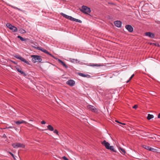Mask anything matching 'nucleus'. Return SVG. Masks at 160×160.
<instances>
[{
    "mask_svg": "<svg viewBox=\"0 0 160 160\" xmlns=\"http://www.w3.org/2000/svg\"><path fill=\"white\" fill-rule=\"evenodd\" d=\"M126 29L130 32H132L133 31V27L130 25H126L125 26Z\"/></svg>",
    "mask_w": 160,
    "mask_h": 160,
    "instance_id": "9",
    "label": "nucleus"
},
{
    "mask_svg": "<svg viewBox=\"0 0 160 160\" xmlns=\"http://www.w3.org/2000/svg\"><path fill=\"white\" fill-rule=\"evenodd\" d=\"M120 124H122V125H126V124H125L124 123H122V122H120Z\"/></svg>",
    "mask_w": 160,
    "mask_h": 160,
    "instance_id": "40",
    "label": "nucleus"
},
{
    "mask_svg": "<svg viewBox=\"0 0 160 160\" xmlns=\"http://www.w3.org/2000/svg\"><path fill=\"white\" fill-rule=\"evenodd\" d=\"M61 15L65 18L71 21H75L79 23H81L82 22V21L80 20L73 18L71 16H68L63 13H61Z\"/></svg>",
    "mask_w": 160,
    "mask_h": 160,
    "instance_id": "1",
    "label": "nucleus"
},
{
    "mask_svg": "<svg viewBox=\"0 0 160 160\" xmlns=\"http://www.w3.org/2000/svg\"><path fill=\"white\" fill-rule=\"evenodd\" d=\"M17 8L18 10H19V9H18V8Z\"/></svg>",
    "mask_w": 160,
    "mask_h": 160,
    "instance_id": "45",
    "label": "nucleus"
},
{
    "mask_svg": "<svg viewBox=\"0 0 160 160\" xmlns=\"http://www.w3.org/2000/svg\"><path fill=\"white\" fill-rule=\"evenodd\" d=\"M115 122H116L118 123H120L121 122H119V121H118V120H116L115 121Z\"/></svg>",
    "mask_w": 160,
    "mask_h": 160,
    "instance_id": "39",
    "label": "nucleus"
},
{
    "mask_svg": "<svg viewBox=\"0 0 160 160\" xmlns=\"http://www.w3.org/2000/svg\"><path fill=\"white\" fill-rule=\"evenodd\" d=\"M15 57L17 59L20 60L26 63L28 65L29 64V63L28 62L27 60H26L24 58H22L20 55H16L15 56Z\"/></svg>",
    "mask_w": 160,
    "mask_h": 160,
    "instance_id": "5",
    "label": "nucleus"
},
{
    "mask_svg": "<svg viewBox=\"0 0 160 160\" xmlns=\"http://www.w3.org/2000/svg\"><path fill=\"white\" fill-rule=\"evenodd\" d=\"M6 25L7 27L9 28L10 29L12 27V25L10 24V23H7L6 24Z\"/></svg>",
    "mask_w": 160,
    "mask_h": 160,
    "instance_id": "23",
    "label": "nucleus"
},
{
    "mask_svg": "<svg viewBox=\"0 0 160 160\" xmlns=\"http://www.w3.org/2000/svg\"><path fill=\"white\" fill-rule=\"evenodd\" d=\"M134 76V74H132L131 76L130 77V78L129 80H131L133 78V77Z\"/></svg>",
    "mask_w": 160,
    "mask_h": 160,
    "instance_id": "34",
    "label": "nucleus"
},
{
    "mask_svg": "<svg viewBox=\"0 0 160 160\" xmlns=\"http://www.w3.org/2000/svg\"><path fill=\"white\" fill-rule=\"evenodd\" d=\"M13 128H14L16 130L17 129V128H16V127H13Z\"/></svg>",
    "mask_w": 160,
    "mask_h": 160,
    "instance_id": "43",
    "label": "nucleus"
},
{
    "mask_svg": "<svg viewBox=\"0 0 160 160\" xmlns=\"http://www.w3.org/2000/svg\"><path fill=\"white\" fill-rule=\"evenodd\" d=\"M119 150H120L121 151H122V153L123 154H125L126 153V151L123 148H120Z\"/></svg>",
    "mask_w": 160,
    "mask_h": 160,
    "instance_id": "24",
    "label": "nucleus"
},
{
    "mask_svg": "<svg viewBox=\"0 0 160 160\" xmlns=\"http://www.w3.org/2000/svg\"><path fill=\"white\" fill-rule=\"evenodd\" d=\"M152 43H150V44L151 45H153V44H152Z\"/></svg>",
    "mask_w": 160,
    "mask_h": 160,
    "instance_id": "44",
    "label": "nucleus"
},
{
    "mask_svg": "<svg viewBox=\"0 0 160 160\" xmlns=\"http://www.w3.org/2000/svg\"><path fill=\"white\" fill-rule=\"evenodd\" d=\"M13 127L12 126H10L8 127H7L6 128H12Z\"/></svg>",
    "mask_w": 160,
    "mask_h": 160,
    "instance_id": "36",
    "label": "nucleus"
},
{
    "mask_svg": "<svg viewBox=\"0 0 160 160\" xmlns=\"http://www.w3.org/2000/svg\"><path fill=\"white\" fill-rule=\"evenodd\" d=\"M9 153L10 154V155H11L13 157H14V155H13V154H12V152H9Z\"/></svg>",
    "mask_w": 160,
    "mask_h": 160,
    "instance_id": "35",
    "label": "nucleus"
},
{
    "mask_svg": "<svg viewBox=\"0 0 160 160\" xmlns=\"http://www.w3.org/2000/svg\"><path fill=\"white\" fill-rule=\"evenodd\" d=\"M130 80H129H129H128V81H127V83H128V82H129Z\"/></svg>",
    "mask_w": 160,
    "mask_h": 160,
    "instance_id": "42",
    "label": "nucleus"
},
{
    "mask_svg": "<svg viewBox=\"0 0 160 160\" xmlns=\"http://www.w3.org/2000/svg\"><path fill=\"white\" fill-rule=\"evenodd\" d=\"M41 123L42 124H45L46 123V122L44 121L43 120L41 121Z\"/></svg>",
    "mask_w": 160,
    "mask_h": 160,
    "instance_id": "33",
    "label": "nucleus"
},
{
    "mask_svg": "<svg viewBox=\"0 0 160 160\" xmlns=\"http://www.w3.org/2000/svg\"><path fill=\"white\" fill-rule=\"evenodd\" d=\"M47 128L49 131H52L54 130L53 128L50 125H49L47 126Z\"/></svg>",
    "mask_w": 160,
    "mask_h": 160,
    "instance_id": "18",
    "label": "nucleus"
},
{
    "mask_svg": "<svg viewBox=\"0 0 160 160\" xmlns=\"http://www.w3.org/2000/svg\"><path fill=\"white\" fill-rule=\"evenodd\" d=\"M62 159L64 160H69L66 157L63 156L62 158Z\"/></svg>",
    "mask_w": 160,
    "mask_h": 160,
    "instance_id": "30",
    "label": "nucleus"
},
{
    "mask_svg": "<svg viewBox=\"0 0 160 160\" xmlns=\"http://www.w3.org/2000/svg\"><path fill=\"white\" fill-rule=\"evenodd\" d=\"M70 62L74 63H78L79 62L77 60L74 59L70 58Z\"/></svg>",
    "mask_w": 160,
    "mask_h": 160,
    "instance_id": "20",
    "label": "nucleus"
},
{
    "mask_svg": "<svg viewBox=\"0 0 160 160\" xmlns=\"http://www.w3.org/2000/svg\"><path fill=\"white\" fill-rule=\"evenodd\" d=\"M17 37L18 38H19L22 41H26L27 40V39L23 38L20 36H18Z\"/></svg>",
    "mask_w": 160,
    "mask_h": 160,
    "instance_id": "22",
    "label": "nucleus"
},
{
    "mask_svg": "<svg viewBox=\"0 0 160 160\" xmlns=\"http://www.w3.org/2000/svg\"><path fill=\"white\" fill-rule=\"evenodd\" d=\"M12 146L14 148H18L19 147L24 148L25 147L23 144L18 143H14L12 144Z\"/></svg>",
    "mask_w": 160,
    "mask_h": 160,
    "instance_id": "4",
    "label": "nucleus"
},
{
    "mask_svg": "<svg viewBox=\"0 0 160 160\" xmlns=\"http://www.w3.org/2000/svg\"><path fill=\"white\" fill-rule=\"evenodd\" d=\"M20 31L22 32L23 33H24L26 32L23 29H21Z\"/></svg>",
    "mask_w": 160,
    "mask_h": 160,
    "instance_id": "32",
    "label": "nucleus"
},
{
    "mask_svg": "<svg viewBox=\"0 0 160 160\" xmlns=\"http://www.w3.org/2000/svg\"><path fill=\"white\" fill-rule=\"evenodd\" d=\"M158 118H160V113H159L158 115Z\"/></svg>",
    "mask_w": 160,
    "mask_h": 160,
    "instance_id": "38",
    "label": "nucleus"
},
{
    "mask_svg": "<svg viewBox=\"0 0 160 160\" xmlns=\"http://www.w3.org/2000/svg\"><path fill=\"white\" fill-rule=\"evenodd\" d=\"M153 117H154V116H153V115L149 114L148 115V116L147 117V119L148 120H149L152 118H153Z\"/></svg>",
    "mask_w": 160,
    "mask_h": 160,
    "instance_id": "21",
    "label": "nucleus"
},
{
    "mask_svg": "<svg viewBox=\"0 0 160 160\" xmlns=\"http://www.w3.org/2000/svg\"><path fill=\"white\" fill-rule=\"evenodd\" d=\"M80 9L81 12L87 14H88L91 12V10L90 8L84 5L82 6V8Z\"/></svg>",
    "mask_w": 160,
    "mask_h": 160,
    "instance_id": "3",
    "label": "nucleus"
},
{
    "mask_svg": "<svg viewBox=\"0 0 160 160\" xmlns=\"http://www.w3.org/2000/svg\"><path fill=\"white\" fill-rule=\"evenodd\" d=\"M11 61L14 64H17V63H16L15 62L13 61Z\"/></svg>",
    "mask_w": 160,
    "mask_h": 160,
    "instance_id": "37",
    "label": "nucleus"
},
{
    "mask_svg": "<svg viewBox=\"0 0 160 160\" xmlns=\"http://www.w3.org/2000/svg\"><path fill=\"white\" fill-rule=\"evenodd\" d=\"M146 36H148L151 38H154L155 37V34L151 32H147L145 33Z\"/></svg>",
    "mask_w": 160,
    "mask_h": 160,
    "instance_id": "11",
    "label": "nucleus"
},
{
    "mask_svg": "<svg viewBox=\"0 0 160 160\" xmlns=\"http://www.w3.org/2000/svg\"><path fill=\"white\" fill-rule=\"evenodd\" d=\"M151 148L150 147H149V149H148V150H149V151H150V150H151V148Z\"/></svg>",
    "mask_w": 160,
    "mask_h": 160,
    "instance_id": "41",
    "label": "nucleus"
},
{
    "mask_svg": "<svg viewBox=\"0 0 160 160\" xmlns=\"http://www.w3.org/2000/svg\"><path fill=\"white\" fill-rule=\"evenodd\" d=\"M67 84L71 86H73L75 84V82L72 80H70L67 81Z\"/></svg>",
    "mask_w": 160,
    "mask_h": 160,
    "instance_id": "10",
    "label": "nucleus"
},
{
    "mask_svg": "<svg viewBox=\"0 0 160 160\" xmlns=\"http://www.w3.org/2000/svg\"><path fill=\"white\" fill-rule=\"evenodd\" d=\"M16 69L17 71L20 73L22 74L24 77H26L27 76V74L24 72L22 71L21 69H20V68L17 67L16 68Z\"/></svg>",
    "mask_w": 160,
    "mask_h": 160,
    "instance_id": "12",
    "label": "nucleus"
},
{
    "mask_svg": "<svg viewBox=\"0 0 160 160\" xmlns=\"http://www.w3.org/2000/svg\"><path fill=\"white\" fill-rule=\"evenodd\" d=\"M101 143L106 148L108 149L110 146L109 143L107 142L106 140H104L101 142Z\"/></svg>",
    "mask_w": 160,
    "mask_h": 160,
    "instance_id": "7",
    "label": "nucleus"
},
{
    "mask_svg": "<svg viewBox=\"0 0 160 160\" xmlns=\"http://www.w3.org/2000/svg\"><path fill=\"white\" fill-rule=\"evenodd\" d=\"M87 107L88 109L93 112H98L97 109L93 106L91 105H88L87 106Z\"/></svg>",
    "mask_w": 160,
    "mask_h": 160,
    "instance_id": "6",
    "label": "nucleus"
},
{
    "mask_svg": "<svg viewBox=\"0 0 160 160\" xmlns=\"http://www.w3.org/2000/svg\"><path fill=\"white\" fill-rule=\"evenodd\" d=\"M156 150V149L155 148H151L150 151H151L153 152H155Z\"/></svg>",
    "mask_w": 160,
    "mask_h": 160,
    "instance_id": "29",
    "label": "nucleus"
},
{
    "mask_svg": "<svg viewBox=\"0 0 160 160\" xmlns=\"http://www.w3.org/2000/svg\"><path fill=\"white\" fill-rule=\"evenodd\" d=\"M149 146H146V145H144L143 146V148H144L145 149L147 150H148L149 149Z\"/></svg>",
    "mask_w": 160,
    "mask_h": 160,
    "instance_id": "27",
    "label": "nucleus"
},
{
    "mask_svg": "<svg viewBox=\"0 0 160 160\" xmlns=\"http://www.w3.org/2000/svg\"><path fill=\"white\" fill-rule=\"evenodd\" d=\"M37 49L41 50L43 52H44L45 53L47 54H48L50 56H51L52 57H54V56L51 53H50L48 51L45 49H43L42 48H41L38 47L37 48Z\"/></svg>",
    "mask_w": 160,
    "mask_h": 160,
    "instance_id": "8",
    "label": "nucleus"
},
{
    "mask_svg": "<svg viewBox=\"0 0 160 160\" xmlns=\"http://www.w3.org/2000/svg\"><path fill=\"white\" fill-rule=\"evenodd\" d=\"M108 149L114 152H117L114 149V147L112 146H110Z\"/></svg>",
    "mask_w": 160,
    "mask_h": 160,
    "instance_id": "19",
    "label": "nucleus"
},
{
    "mask_svg": "<svg viewBox=\"0 0 160 160\" xmlns=\"http://www.w3.org/2000/svg\"><path fill=\"white\" fill-rule=\"evenodd\" d=\"M153 45H154V46H158V47H160V45L158 43H152Z\"/></svg>",
    "mask_w": 160,
    "mask_h": 160,
    "instance_id": "26",
    "label": "nucleus"
},
{
    "mask_svg": "<svg viewBox=\"0 0 160 160\" xmlns=\"http://www.w3.org/2000/svg\"><path fill=\"white\" fill-rule=\"evenodd\" d=\"M14 122L15 123H16V124H17V125H20L22 123H27L26 122L24 121H23V120L18 121H15Z\"/></svg>",
    "mask_w": 160,
    "mask_h": 160,
    "instance_id": "16",
    "label": "nucleus"
},
{
    "mask_svg": "<svg viewBox=\"0 0 160 160\" xmlns=\"http://www.w3.org/2000/svg\"><path fill=\"white\" fill-rule=\"evenodd\" d=\"M90 66H91L93 67V66H99L100 65H98V64H93L90 65Z\"/></svg>",
    "mask_w": 160,
    "mask_h": 160,
    "instance_id": "28",
    "label": "nucleus"
},
{
    "mask_svg": "<svg viewBox=\"0 0 160 160\" xmlns=\"http://www.w3.org/2000/svg\"><path fill=\"white\" fill-rule=\"evenodd\" d=\"M114 24L116 27L120 28L121 26L122 22L120 21H117L114 22Z\"/></svg>",
    "mask_w": 160,
    "mask_h": 160,
    "instance_id": "13",
    "label": "nucleus"
},
{
    "mask_svg": "<svg viewBox=\"0 0 160 160\" xmlns=\"http://www.w3.org/2000/svg\"><path fill=\"white\" fill-rule=\"evenodd\" d=\"M78 74L79 76L83 77H90V76L89 75L87 74L85 75L83 73H81V72H78Z\"/></svg>",
    "mask_w": 160,
    "mask_h": 160,
    "instance_id": "15",
    "label": "nucleus"
},
{
    "mask_svg": "<svg viewBox=\"0 0 160 160\" xmlns=\"http://www.w3.org/2000/svg\"><path fill=\"white\" fill-rule=\"evenodd\" d=\"M31 57L32 58V60L33 63L41 62L42 60L41 57L37 55H32Z\"/></svg>",
    "mask_w": 160,
    "mask_h": 160,
    "instance_id": "2",
    "label": "nucleus"
},
{
    "mask_svg": "<svg viewBox=\"0 0 160 160\" xmlns=\"http://www.w3.org/2000/svg\"><path fill=\"white\" fill-rule=\"evenodd\" d=\"M138 105H135L133 107V108H134L135 109H136L138 108Z\"/></svg>",
    "mask_w": 160,
    "mask_h": 160,
    "instance_id": "31",
    "label": "nucleus"
},
{
    "mask_svg": "<svg viewBox=\"0 0 160 160\" xmlns=\"http://www.w3.org/2000/svg\"><path fill=\"white\" fill-rule=\"evenodd\" d=\"M58 61L59 63H61L62 65H63V66L65 67L66 68H68V66L66 65L65 63L63 62L61 60L58 59Z\"/></svg>",
    "mask_w": 160,
    "mask_h": 160,
    "instance_id": "14",
    "label": "nucleus"
},
{
    "mask_svg": "<svg viewBox=\"0 0 160 160\" xmlns=\"http://www.w3.org/2000/svg\"><path fill=\"white\" fill-rule=\"evenodd\" d=\"M11 30H12L13 32H17L18 31L17 28L15 27L12 26L11 28L10 29Z\"/></svg>",
    "mask_w": 160,
    "mask_h": 160,
    "instance_id": "17",
    "label": "nucleus"
},
{
    "mask_svg": "<svg viewBox=\"0 0 160 160\" xmlns=\"http://www.w3.org/2000/svg\"><path fill=\"white\" fill-rule=\"evenodd\" d=\"M53 132L54 133H55L57 135H59L58 132V131L57 130L55 129L54 130Z\"/></svg>",
    "mask_w": 160,
    "mask_h": 160,
    "instance_id": "25",
    "label": "nucleus"
}]
</instances>
